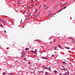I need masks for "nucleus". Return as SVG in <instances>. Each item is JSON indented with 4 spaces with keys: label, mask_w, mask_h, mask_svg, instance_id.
<instances>
[{
    "label": "nucleus",
    "mask_w": 75,
    "mask_h": 75,
    "mask_svg": "<svg viewBox=\"0 0 75 75\" xmlns=\"http://www.w3.org/2000/svg\"><path fill=\"white\" fill-rule=\"evenodd\" d=\"M8 74L9 75H11V73H8Z\"/></svg>",
    "instance_id": "4c0bfd02"
},
{
    "label": "nucleus",
    "mask_w": 75,
    "mask_h": 75,
    "mask_svg": "<svg viewBox=\"0 0 75 75\" xmlns=\"http://www.w3.org/2000/svg\"><path fill=\"white\" fill-rule=\"evenodd\" d=\"M55 41H56V39H54L53 40V42H55Z\"/></svg>",
    "instance_id": "412c9836"
},
{
    "label": "nucleus",
    "mask_w": 75,
    "mask_h": 75,
    "mask_svg": "<svg viewBox=\"0 0 75 75\" xmlns=\"http://www.w3.org/2000/svg\"><path fill=\"white\" fill-rule=\"evenodd\" d=\"M31 52H33V51H31Z\"/></svg>",
    "instance_id": "13d9d810"
},
{
    "label": "nucleus",
    "mask_w": 75,
    "mask_h": 75,
    "mask_svg": "<svg viewBox=\"0 0 75 75\" xmlns=\"http://www.w3.org/2000/svg\"><path fill=\"white\" fill-rule=\"evenodd\" d=\"M30 48H31V46H30Z\"/></svg>",
    "instance_id": "052dcab7"
},
{
    "label": "nucleus",
    "mask_w": 75,
    "mask_h": 75,
    "mask_svg": "<svg viewBox=\"0 0 75 75\" xmlns=\"http://www.w3.org/2000/svg\"><path fill=\"white\" fill-rule=\"evenodd\" d=\"M74 0V1H75V0Z\"/></svg>",
    "instance_id": "338daca9"
},
{
    "label": "nucleus",
    "mask_w": 75,
    "mask_h": 75,
    "mask_svg": "<svg viewBox=\"0 0 75 75\" xmlns=\"http://www.w3.org/2000/svg\"><path fill=\"white\" fill-rule=\"evenodd\" d=\"M28 64H29V65H30V62H28Z\"/></svg>",
    "instance_id": "c9c22d12"
},
{
    "label": "nucleus",
    "mask_w": 75,
    "mask_h": 75,
    "mask_svg": "<svg viewBox=\"0 0 75 75\" xmlns=\"http://www.w3.org/2000/svg\"><path fill=\"white\" fill-rule=\"evenodd\" d=\"M4 25H5V23H4Z\"/></svg>",
    "instance_id": "3c124183"
},
{
    "label": "nucleus",
    "mask_w": 75,
    "mask_h": 75,
    "mask_svg": "<svg viewBox=\"0 0 75 75\" xmlns=\"http://www.w3.org/2000/svg\"><path fill=\"white\" fill-rule=\"evenodd\" d=\"M11 75H14V74H11Z\"/></svg>",
    "instance_id": "864d4df0"
},
{
    "label": "nucleus",
    "mask_w": 75,
    "mask_h": 75,
    "mask_svg": "<svg viewBox=\"0 0 75 75\" xmlns=\"http://www.w3.org/2000/svg\"><path fill=\"white\" fill-rule=\"evenodd\" d=\"M37 41H38V40H37Z\"/></svg>",
    "instance_id": "0e129e2a"
},
{
    "label": "nucleus",
    "mask_w": 75,
    "mask_h": 75,
    "mask_svg": "<svg viewBox=\"0 0 75 75\" xmlns=\"http://www.w3.org/2000/svg\"><path fill=\"white\" fill-rule=\"evenodd\" d=\"M22 23V19H21V21L20 23Z\"/></svg>",
    "instance_id": "7c9ffc66"
},
{
    "label": "nucleus",
    "mask_w": 75,
    "mask_h": 75,
    "mask_svg": "<svg viewBox=\"0 0 75 75\" xmlns=\"http://www.w3.org/2000/svg\"><path fill=\"white\" fill-rule=\"evenodd\" d=\"M71 50H74V48H72L71 49Z\"/></svg>",
    "instance_id": "f704fd0d"
},
{
    "label": "nucleus",
    "mask_w": 75,
    "mask_h": 75,
    "mask_svg": "<svg viewBox=\"0 0 75 75\" xmlns=\"http://www.w3.org/2000/svg\"><path fill=\"white\" fill-rule=\"evenodd\" d=\"M28 11H29V9H28Z\"/></svg>",
    "instance_id": "680f3d73"
},
{
    "label": "nucleus",
    "mask_w": 75,
    "mask_h": 75,
    "mask_svg": "<svg viewBox=\"0 0 75 75\" xmlns=\"http://www.w3.org/2000/svg\"><path fill=\"white\" fill-rule=\"evenodd\" d=\"M62 63H63V64H65V62H62Z\"/></svg>",
    "instance_id": "4be33fe9"
},
{
    "label": "nucleus",
    "mask_w": 75,
    "mask_h": 75,
    "mask_svg": "<svg viewBox=\"0 0 75 75\" xmlns=\"http://www.w3.org/2000/svg\"><path fill=\"white\" fill-rule=\"evenodd\" d=\"M23 28H24V26H23Z\"/></svg>",
    "instance_id": "5fc2aeb1"
},
{
    "label": "nucleus",
    "mask_w": 75,
    "mask_h": 75,
    "mask_svg": "<svg viewBox=\"0 0 75 75\" xmlns=\"http://www.w3.org/2000/svg\"><path fill=\"white\" fill-rule=\"evenodd\" d=\"M33 7H35V5H33Z\"/></svg>",
    "instance_id": "c03bdc74"
},
{
    "label": "nucleus",
    "mask_w": 75,
    "mask_h": 75,
    "mask_svg": "<svg viewBox=\"0 0 75 75\" xmlns=\"http://www.w3.org/2000/svg\"><path fill=\"white\" fill-rule=\"evenodd\" d=\"M57 47H54V50H56L57 49Z\"/></svg>",
    "instance_id": "9b49d317"
},
{
    "label": "nucleus",
    "mask_w": 75,
    "mask_h": 75,
    "mask_svg": "<svg viewBox=\"0 0 75 75\" xmlns=\"http://www.w3.org/2000/svg\"><path fill=\"white\" fill-rule=\"evenodd\" d=\"M68 38H69V39H72V40L73 42H75V41H74V39H72L71 38V37H69Z\"/></svg>",
    "instance_id": "7ed1b4c3"
},
{
    "label": "nucleus",
    "mask_w": 75,
    "mask_h": 75,
    "mask_svg": "<svg viewBox=\"0 0 75 75\" xmlns=\"http://www.w3.org/2000/svg\"><path fill=\"white\" fill-rule=\"evenodd\" d=\"M51 16V13H50L49 15H48V17H49V16Z\"/></svg>",
    "instance_id": "5701e85b"
},
{
    "label": "nucleus",
    "mask_w": 75,
    "mask_h": 75,
    "mask_svg": "<svg viewBox=\"0 0 75 75\" xmlns=\"http://www.w3.org/2000/svg\"><path fill=\"white\" fill-rule=\"evenodd\" d=\"M25 54H26V53H23V55H25Z\"/></svg>",
    "instance_id": "cd10ccee"
},
{
    "label": "nucleus",
    "mask_w": 75,
    "mask_h": 75,
    "mask_svg": "<svg viewBox=\"0 0 75 75\" xmlns=\"http://www.w3.org/2000/svg\"><path fill=\"white\" fill-rule=\"evenodd\" d=\"M63 68H65V67L64 66H62Z\"/></svg>",
    "instance_id": "49530a36"
},
{
    "label": "nucleus",
    "mask_w": 75,
    "mask_h": 75,
    "mask_svg": "<svg viewBox=\"0 0 75 75\" xmlns=\"http://www.w3.org/2000/svg\"><path fill=\"white\" fill-rule=\"evenodd\" d=\"M39 16V14H38V13H37L36 15V17H38Z\"/></svg>",
    "instance_id": "6e6552de"
},
{
    "label": "nucleus",
    "mask_w": 75,
    "mask_h": 75,
    "mask_svg": "<svg viewBox=\"0 0 75 75\" xmlns=\"http://www.w3.org/2000/svg\"><path fill=\"white\" fill-rule=\"evenodd\" d=\"M29 50V48H26L25 49V50H26V51H27V50Z\"/></svg>",
    "instance_id": "4468645a"
},
{
    "label": "nucleus",
    "mask_w": 75,
    "mask_h": 75,
    "mask_svg": "<svg viewBox=\"0 0 75 75\" xmlns=\"http://www.w3.org/2000/svg\"><path fill=\"white\" fill-rule=\"evenodd\" d=\"M44 7H45V5H44Z\"/></svg>",
    "instance_id": "de8ad7c7"
},
{
    "label": "nucleus",
    "mask_w": 75,
    "mask_h": 75,
    "mask_svg": "<svg viewBox=\"0 0 75 75\" xmlns=\"http://www.w3.org/2000/svg\"><path fill=\"white\" fill-rule=\"evenodd\" d=\"M6 73L5 72H4L3 73V74L4 75H6Z\"/></svg>",
    "instance_id": "dca6fc26"
},
{
    "label": "nucleus",
    "mask_w": 75,
    "mask_h": 75,
    "mask_svg": "<svg viewBox=\"0 0 75 75\" xmlns=\"http://www.w3.org/2000/svg\"><path fill=\"white\" fill-rule=\"evenodd\" d=\"M42 68H44L45 69H48V67H45V66H42Z\"/></svg>",
    "instance_id": "f03ea898"
},
{
    "label": "nucleus",
    "mask_w": 75,
    "mask_h": 75,
    "mask_svg": "<svg viewBox=\"0 0 75 75\" xmlns=\"http://www.w3.org/2000/svg\"><path fill=\"white\" fill-rule=\"evenodd\" d=\"M30 18H27V20H30Z\"/></svg>",
    "instance_id": "a878e982"
},
{
    "label": "nucleus",
    "mask_w": 75,
    "mask_h": 75,
    "mask_svg": "<svg viewBox=\"0 0 75 75\" xmlns=\"http://www.w3.org/2000/svg\"><path fill=\"white\" fill-rule=\"evenodd\" d=\"M58 47H59V48H62V47L61 46V45H59V44L58 45Z\"/></svg>",
    "instance_id": "20e7f679"
},
{
    "label": "nucleus",
    "mask_w": 75,
    "mask_h": 75,
    "mask_svg": "<svg viewBox=\"0 0 75 75\" xmlns=\"http://www.w3.org/2000/svg\"><path fill=\"white\" fill-rule=\"evenodd\" d=\"M37 4V3H35V4Z\"/></svg>",
    "instance_id": "6e6d98bb"
},
{
    "label": "nucleus",
    "mask_w": 75,
    "mask_h": 75,
    "mask_svg": "<svg viewBox=\"0 0 75 75\" xmlns=\"http://www.w3.org/2000/svg\"><path fill=\"white\" fill-rule=\"evenodd\" d=\"M64 75H67V73H64Z\"/></svg>",
    "instance_id": "473e14b6"
},
{
    "label": "nucleus",
    "mask_w": 75,
    "mask_h": 75,
    "mask_svg": "<svg viewBox=\"0 0 75 75\" xmlns=\"http://www.w3.org/2000/svg\"><path fill=\"white\" fill-rule=\"evenodd\" d=\"M62 70L63 71H67V69H63Z\"/></svg>",
    "instance_id": "f8f14e48"
},
{
    "label": "nucleus",
    "mask_w": 75,
    "mask_h": 75,
    "mask_svg": "<svg viewBox=\"0 0 75 75\" xmlns=\"http://www.w3.org/2000/svg\"><path fill=\"white\" fill-rule=\"evenodd\" d=\"M22 55L21 56V57H25V56L23 55V53H22Z\"/></svg>",
    "instance_id": "423d86ee"
},
{
    "label": "nucleus",
    "mask_w": 75,
    "mask_h": 75,
    "mask_svg": "<svg viewBox=\"0 0 75 75\" xmlns=\"http://www.w3.org/2000/svg\"><path fill=\"white\" fill-rule=\"evenodd\" d=\"M52 57H54V54L52 55Z\"/></svg>",
    "instance_id": "58836bf2"
},
{
    "label": "nucleus",
    "mask_w": 75,
    "mask_h": 75,
    "mask_svg": "<svg viewBox=\"0 0 75 75\" xmlns=\"http://www.w3.org/2000/svg\"><path fill=\"white\" fill-rule=\"evenodd\" d=\"M42 59H48V58L45 57H42Z\"/></svg>",
    "instance_id": "f257e3e1"
},
{
    "label": "nucleus",
    "mask_w": 75,
    "mask_h": 75,
    "mask_svg": "<svg viewBox=\"0 0 75 75\" xmlns=\"http://www.w3.org/2000/svg\"><path fill=\"white\" fill-rule=\"evenodd\" d=\"M24 59L25 61H26V60H27V59H26V58H24Z\"/></svg>",
    "instance_id": "bb28decb"
},
{
    "label": "nucleus",
    "mask_w": 75,
    "mask_h": 75,
    "mask_svg": "<svg viewBox=\"0 0 75 75\" xmlns=\"http://www.w3.org/2000/svg\"><path fill=\"white\" fill-rule=\"evenodd\" d=\"M54 74H57V71L55 70L54 71Z\"/></svg>",
    "instance_id": "f3484780"
},
{
    "label": "nucleus",
    "mask_w": 75,
    "mask_h": 75,
    "mask_svg": "<svg viewBox=\"0 0 75 75\" xmlns=\"http://www.w3.org/2000/svg\"><path fill=\"white\" fill-rule=\"evenodd\" d=\"M48 69L49 70V71H51V67H49Z\"/></svg>",
    "instance_id": "2eb2a0df"
},
{
    "label": "nucleus",
    "mask_w": 75,
    "mask_h": 75,
    "mask_svg": "<svg viewBox=\"0 0 75 75\" xmlns=\"http://www.w3.org/2000/svg\"><path fill=\"white\" fill-rule=\"evenodd\" d=\"M30 14H29V15H28V17H30Z\"/></svg>",
    "instance_id": "b1692460"
},
{
    "label": "nucleus",
    "mask_w": 75,
    "mask_h": 75,
    "mask_svg": "<svg viewBox=\"0 0 75 75\" xmlns=\"http://www.w3.org/2000/svg\"><path fill=\"white\" fill-rule=\"evenodd\" d=\"M1 21H2V22H3V23H6V22L5 21H4L3 20H2Z\"/></svg>",
    "instance_id": "1a4fd4ad"
},
{
    "label": "nucleus",
    "mask_w": 75,
    "mask_h": 75,
    "mask_svg": "<svg viewBox=\"0 0 75 75\" xmlns=\"http://www.w3.org/2000/svg\"><path fill=\"white\" fill-rule=\"evenodd\" d=\"M67 3H65V5H67Z\"/></svg>",
    "instance_id": "79ce46f5"
},
{
    "label": "nucleus",
    "mask_w": 75,
    "mask_h": 75,
    "mask_svg": "<svg viewBox=\"0 0 75 75\" xmlns=\"http://www.w3.org/2000/svg\"><path fill=\"white\" fill-rule=\"evenodd\" d=\"M59 75H62V74H61V73H60Z\"/></svg>",
    "instance_id": "37998d69"
},
{
    "label": "nucleus",
    "mask_w": 75,
    "mask_h": 75,
    "mask_svg": "<svg viewBox=\"0 0 75 75\" xmlns=\"http://www.w3.org/2000/svg\"><path fill=\"white\" fill-rule=\"evenodd\" d=\"M23 52H24V51H23V52H22V53H23Z\"/></svg>",
    "instance_id": "bf43d9fd"
},
{
    "label": "nucleus",
    "mask_w": 75,
    "mask_h": 75,
    "mask_svg": "<svg viewBox=\"0 0 75 75\" xmlns=\"http://www.w3.org/2000/svg\"><path fill=\"white\" fill-rule=\"evenodd\" d=\"M41 47H42V48H44V47H43V46H41Z\"/></svg>",
    "instance_id": "72a5a7b5"
},
{
    "label": "nucleus",
    "mask_w": 75,
    "mask_h": 75,
    "mask_svg": "<svg viewBox=\"0 0 75 75\" xmlns=\"http://www.w3.org/2000/svg\"><path fill=\"white\" fill-rule=\"evenodd\" d=\"M1 27H2V28H4L3 27V25H2L1 24Z\"/></svg>",
    "instance_id": "9d476101"
},
{
    "label": "nucleus",
    "mask_w": 75,
    "mask_h": 75,
    "mask_svg": "<svg viewBox=\"0 0 75 75\" xmlns=\"http://www.w3.org/2000/svg\"><path fill=\"white\" fill-rule=\"evenodd\" d=\"M34 57H36V56H35V55H34Z\"/></svg>",
    "instance_id": "a18cd8bd"
},
{
    "label": "nucleus",
    "mask_w": 75,
    "mask_h": 75,
    "mask_svg": "<svg viewBox=\"0 0 75 75\" xmlns=\"http://www.w3.org/2000/svg\"><path fill=\"white\" fill-rule=\"evenodd\" d=\"M33 17H36V16H35L34 15H33Z\"/></svg>",
    "instance_id": "393cba45"
},
{
    "label": "nucleus",
    "mask_w": 75,
    "mask_h": 75,
    "mask_svg": "<svg viewBox=\"0 0 75 75\" xmlns=\"http://www.w3.org/2000/svg\"><path fill=\"white\" fill-rule=\"evenodd\" d=\"M4 33H6V30H4Z\"/></svg>",
    "instance_id": "a19ab883"
},
{
    "label": "nucleus",
    "mask_w": 75,
    "mask_h": 75,
    "mask_svg": "<svg viewBox=\"0 0 75 75\" xmlns=\"http://www.w3.org/2000/svg\"><path fill=\"white\" fill-rule=\"evenodd\" d=\"M40 72H42V71H40Z\"/></svg>",
    "instance_id": "603ef678"
},
{
    "label": "nucleus",
    "mask_w": 75,
    "mask_h": 75,
    "mask_svg": "<svg viewBox=\"0 0 75 75\" xmlns=\"http://www.w3.org/2000/svg\"><path fill=\"white\" fill-rule=\"evenodd\" d=\"M39 52H42V51H40Z\"/></svg>",
    "instance_id": "e433bc0d"
},
{
    "label": "nucleus",
    "mask_w": 75,
    "mask_h": 75,
    "mask_svg": "<svg viewBox=\"0 0 75 75\" xmlns=\"http://www.w3.org/2000/svg\"><path fill=\"white\" fill-rule=\"evenodd\" d=\"M37 10H36V11H35V13H37Z\"/></svg>",
    "instance_id": "ea45409f"
},
{
    "label": "nucleus",
    "mask_w": 75,
    "mask_h": 75,
    "mask_svg": "<svg viewBox=\"0 0 75 75\" xmlns=\"http://www.w3.org/2000/svg\"><path fill=\"white\" fill-rule=\"evenodd\" d=\"M66 8H67V6L64 7L63 8H62V9H64H64H65Z\"/></svg>",
    "instance_id": "6ab92c4d"
},
{
    "label": "nucleus",
    "mask_w": 75,
    "mask_h": 75,
    "mask_svg": "<svg viewBox=\"0 0 75 75\" xmlns=\"http://www.w3.org/2000/svg\"><path fill=\"white\" fill-rule=\"evenodd\" d=\"M17 3H18V4H20V3L19 2V0H18Z\"/></svg>",
    "instance_id": "0eeeda50"
},
{
    "label": "nucleus",
    "mask_w": 75,
    "mask_h": 75,
    "mask_svg": "<svg viewBox=\"0 0 75 75\" xmlns=\"http://www.w3.org/2000/svg\"><path fill=\"white\" fill-rule=\"evenodd\" d=\"M28 8H30V6H28Z\"/></svg>",
    "instance_id": "c756f323"
},
{
    "label": "nucleus",
    "mask_w": 75,
    "mask_h": 75,
    "mask_svg": "<svg viewBox=\"0 0 75 75\" xmlns=\"http://www.w3.org/2000/svg\"><path fill=\"white\" fill-rule=\"evenodd\" d=\"M65 48H66V49H67L68 50H69V48L68 47H65Z\"/></svg>",
    "instance_id": "39448f33"
},
{
    "label": "nucleus",
    "mask_w": 75,
    "mask_h": 75,
    "mask_svg": "<svg viewBox=\"0 0 75 75\" xmlns=\"http://www.w3.org/2000/svg\"><path fill=\"white\" fill-rule=\"evenodd\" d=\"M48 73L47 72H46L45 73V75H48Z\"/></svg>",
    "instance_id": "a211bd4d"
},
{
    "label": "nucleus",
    "mask_w": 75,
    "mask_h": 75,
    "mask_svg": "<svg viewBox=\"0 0 75 75\" xmlns=\"http://www.w3.org/2000/svg\"><path fill=\"white\" fill-rule=\"evenodd\" d=\"M31 1H32V2L33 1V0H31Z\"/></svg>",
    "instance_id": "09e8293b"
},
{
    "label": "nucleus",
    "mask_w": 75,
    "mask_h": 75,
    "mask_svg": "<svg viewBox=\"0 0 75 75\" xmlns=\"http://www.w3.org/2000/svg\"><path fill=\"white\" fill-rule=\"evenodd\" d=\"M35 50H36V51H37V49H35Z\"/></svg>",
    "instance_id": "4d7b16f0"
},
{
    "label": "nucleus",
    "mask_w": 75,
    "mask_h": 75,
    "mask_svg": "<svg viewBox=\"0 0 75 75\" xmlns=\"http://www.w3.org/2000/svg\"><path fill=\"white\" fill-rule=\"evenodd\" d=\"M67 75H69V72H68V71H67Z\"/></svg>",
    "instance_id": "c85d7f7f"
},
{
    "label": "nucleus",
    "mask_w": 75,
    "mask_h": 75,
    "mask_svg": "<svg viewBox=\"0 0 75 75\" xmlns=\"http://www.w3.org/2000/svg\"><path fill=\"white\" fill-rule=\"evenodd\" d=\"M34 52L35 54H36V53L37 52V51H35Z\"/></svg>",
    "instance_id": "2f4dec72"
},
{
    "label": "nucleus",
    "mask_w": 75,
    "mask_h": 75,
    "mask_svg": "<svg viewBox=\"0 0 75 75\" xmlns=\"http://www.w3.org/2000/svg\"><path fill=\"white\" fill-rule=\"evenodd\" d=\"M49 8V7L47 6V7H46V9L47 10V9H48V8Z\"/></svg>",
    "instance_id": "aec40b11"
},
{
    "label": "nucleus",
    "mask_w": 75,
    "mask_h": 75,
    "mask_svg": "<svg viewBox=\"0 0 75 75\" xmlns=\"http://www.w3.org/2000/svg\"><path fill=\"white\" fill-rule=\"evenodd\" d=\"M1 21V19H0V22Z\"/></svg>",
    "instance_id": "8fccbe9b"
},
{
    "label": "nucleus",
    "mask_w": 75,
    "mask_h": 75,
    "mask_svg": "<svg viewBox=\"0 0 75 75\" xmlns=\"http://www.w3.org/2000/svg\"><path fill=\"white\" fill-rule=\"evenodd\" d=\"M55 52V53H56V52Z\"/></svg>",
    "instance_id": "e2e57ef3"
},
{
    "label": "nucleus",
    "mask_w": 75,
    "mask_h": 75,
    "mask_svg": "<svg viewBox=\"0 0 75 75\" xmlns=\"http://www.w3.org/2000/svg\"><path fill=\"white\" fill-rule=\"evenodd\" d=\"M62 10H63V9H62L61 10H60L58 11V13L60 12V11H62Z\"/></svg>",
    "instance_id": "ddd939ff"
},
{
    "label": "nucleus",
    "mask_w": 75,
    "mask_h": 75,
    "mask_svg": "<svg viewBox=\"0 0 75 75\" xmlns=\"http://www.w3.org/2000/svg\"><path fill=\"white\" fill-rule=\"evenodd\" d=\"M68 75H69V74H68Z\"/></svg>",
    "instance_id": "69168bd1"
}]
</instances>
